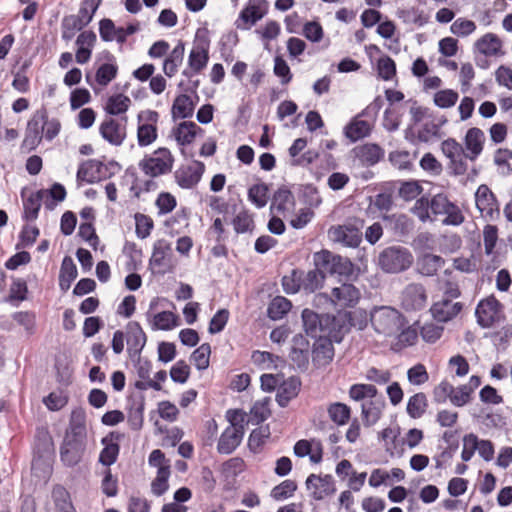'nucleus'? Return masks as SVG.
Here are the masks:
<instances>
[{"label": "nucleus", "mask_w": 512, "mask_h": 512, "mask_svg": "<svg viewBox=\"0 0 512 512\" xmlns=\"http://www.w3.org/2000/svg\"><path fill=\"white\" fill-rule=\"evenodd\" d=\"M370 324L384 338L395 336L404 327V317L391 306H375L369 312Z\"/></svg>", "instance_id": "obj_1"}, {"label": "nucleus", "mask_w": 512, "mask_h": 512, "mask_svg": "<svg viewBox=\"0 0 512 512\" xmlns=\"http://www.w3.org/2000/svg\"><path fill=\"white\" fill-rule=\"evenodd\" d=\"M230 425L221 434L217 451L220 454L232 453L241 443L246 424V414L241 410H228L226 414Z\"/></svg>", "instance_id": "obj_2"}, {"label": "nucleus", "mask_w": 512, "mask_h": 512, "mask_svg": "<svg viewBox=\"0 0 512 512\" xmlns=\"http://www.w3.org/2000/svg\"><path fill=\"white\" fill-rule=\"evenodd\" d=\"M175 159L166 147H160L140 160V170L149 177L156 178L172 171Z\"/></svg>", "instance_id": "obj_3"}, {"label": "nucleus", "mask_w": 512, "mask_h": 512, "mask_svg": "<svg viewBox=\"0 0 512 512\" xmlns=\"http://www.w3.org/2000/svg\"><path fill=\"white\" fill-rule=\"evenodd\" d=\"M413 263L411 252L401 246L385 248L378 256V265L386 273H399L407 270Z\"/></svg>", "instance_id": "obj_4"}, {"label": "nucleus", "mask_w": 512, "mask_h": 512, "mask_svg": "<svg viewBox=\"0 0 512 512\" xmlns=\"http://www.w3.org/2000/svg\"><path fill=\"white\" fill-rule=\"evenodd\" d=\"M302 321L306 334L320 339V337H328L333 332L336 318L329 314H317L312 310L304 309Z\"/></svg>", "instance_id": "obj_5"}, {"label": "nucleus", "mask_w": 512, "mask_h": 512, "mask_svg": "<svg viewBox=\"0 0 512 512\" xmlns=\"http://www.w3.org/2000/svg\"><path fill=\"white\" fill-rule=\"evenodd\" d=\"M316 267L330 274L348 276L353 271V265L348 258L333 254L328 250H322L314 254Z\"/></svg>", "instance_id": "obj_6"}, {"label": "nucleus", "mask_w": 512, "mask_h": 512, "mask_svg": "<svg viewBox=\"0 0 512 512\" xmlns=\"http://www.w3.org/2000/svg\"><path fill=\"white\" fill-rule=\"evenodd\" d=\"M158 120L159 114L153 110L141 111L138 114L137 142L140 147L149 146L157 139Z\"/></svg>", "instance_id": "obj_7"}, {"label": "nucleus", "mask_w": 512, "mask_h": 512, "mask_svg": "<svg viewBox=\"0 0 512 512\" xmlns=\"http://www.w3.org/2000/svg\"><path fill=\"white\" fill-rule=\"evenodd\" d=\"M400 300L404 310L419 311L427 305V291L420 283H410L402 290Z\"/></svg>", "instance_id": "obj_8"}, {"label": "nucleus", "mask_w": 512, "mask_h": 512, "mask_svg": "<svg viewBox=\"0 0 512 512\" xmlns=\"http://www.w3.org/2000/svg\"><path fill=\"white\" fill-rule=\"evenodd\" d=\"M328 238L343 246L356 248L362 242V233L352 224L334 225L328 229Z\"/></svg>", "instance_id": "obj_9"}, {"label": "nucleus", "mask_w": 512, "mask_h": 512, "mask_svg": "<svg viewBox=\"0 0 512 512\" xmlns=\"http://www.w3.org/2000/svg\"><path fill=\"white\" fill-rule=\"evenodd\" d=\"M205 165L201 161H193L188 165H181L174 173L176 183L183 189L195 187L201 180Z\"/></svg>", "instance_id": "obj_10"}, {"label": "nucleus", "mask_w": 512, "mask_h": 512, "mask_svg": "<svg viewBox=\"0 0 512 512\" xmlns=\"http://www.w3.org/2000/svg\"><path fill=\"white\" fill-rule=\"evenodd\" d=\"M443 154L450 160V166L455 175H463L467 171V163L463 146L453 138L444 140L441 144Z\"/></svg>", "instance_id": "obj_11"}, {"label": "nucleus", "mask_w": 512, "mask_h": 512, "mask_svg": "<svg viewBox=\"0 0 512 512\" xmlns=\"http://www.w3.org/2000/svg\"><path fill=\"white\" fill-rule=\"evenodd\" d=\"M46 109L37 110L27 123L23 147L34 149L44 136Z\"/></svg>", "instance_id": "obj_12"}, {"label": "nucleus", "mask_w": 512, "mask_h": 512, "mask_svg": "<svg viewBox=\"0 0 512 512\" xmlns=\"http://www.w3.org/2000/svg\"><path fill=\"white\" fill-rule=\"evenodd\" d=\"M500 313L501 304L494 296L481 300L475 311L477 322L483 328H489L498 321Z\"/></svg>", "instance_id": "obj_13"}, {"label": "nucleus", "mask_w": 512, "mask_h": 512, "mask_svg": "<svg viewBox=\"0 0 512 512\" xmlns=\"http://www.w3.org/2000/svg\"><path fill=\"white\" fill-rule=\"evenodd\" d=\"M266 4V0H250V3L240 12L236 27L242 30L250 29L266 14Z\"/></svg>", "instance_id": "obj_14"}, {"label": "nucleus", "mask_w": 512, "mask_h": 512, "mask_svg": "<svg viewBox=\"0 0 512 512\" xmlns=\"http://www.w3.org/2000/svg\"><path fill=\"white\" fill-rule=\"evenodd\" d=\"M171 257V243L165 239H159L154 243L153 252L149 260V266L152 269H157L158 273H165L170 267Z\"/></svg>", "instance_id": "obj_15"}, {"label": "nucleus", "mask_w": 512, "mask_h": 512, "mask_svg": "<svg viewBox=\"0 0 512 512\" xmlns=\"http://www.w3.org/2000/svg\"><path fill=\"white\" fill-rule=\"evenodd\" d=\"M123 123L109 118L104 120L99 128L101 136L110 144L120 146L126 138V121L127 118H122Z\"/></svg>", "instance_id": "obj_16"}, {"label": "nucleus", "mask_w": 512, "mask_h": 512, "mask_svg": "<svg viewBox=\"0 0 512 512\" xmlns=\"http://www.w3.org/2000/svg\"><path fill=\"white\" fill-rule=\"evenodd\" d=\"M354 157L364 167H371L379 163L385 155L384 149L376 143H365L352 149Z\"/></svg>", "instance_id": "obj_17"}, {"label": "nucleus", "mask_w": 512, "mask_h": 512, "mask_svg": "<svg viewBox=\"0 0 512 512\" xmlns=\"http://www.w3.org/2000/svg\"><path fill=\"white\" fill-rule=\"evenodd\" d=\"M208 52V44H196L190 51L188 57V68L183 71V75L190 78L194 74L200 73L207 66L209 60Z\"/></svg>", "instance_id": "obj_18"}, {"label": "nucleus", "mask_w": 512, "mask_h": 512, "mask_svg": "<svg viewBox=\"0 0 512 512\" xmlns=\"http://www.w3.org/2000/svg\"><path fill=\"white\" fill-rule=\"evenodd\" d=\"M306 487L315 500H322L335 492L334 480L331 475L318 476L311 474L306 480Z\"/></svg>", "instance_id": "obj_19"}, {"label": "nucleus", "mask_w": 512, "mask_h": 512, "mask_svg": "<svg viewBox=\"0 0 512 512\" xmlns=\"http://www.w3.org/2000/svg\"><path fill=\"white\" fill-rule=\"evenodd\" d=\"M360 296V291L354 285L343 283L332 289L330 300L335 306L351 307L359 301Z\"/></svg>", "instance_id": "obj_20"}, {"label": "nucleus", "mask_w": 512, "mask_h": 512, "mask_svg": "<svg viewBox=\"0 0 512 512\" xmlns=\"http://www.w3.org/2000/svg\"><path fill=\"white\" fill-rule=\"evenodd\" d=\"M461 302H453L451 299L442 298L433 303L430 312L433 318L439 322H447L456 317L462 310Z\"/></svg>", "instance_id": "obj_21"}, {"label": "nucleus", "mask_w": 512, "mask_h": 512, "mask_svg": "<svg viewBox=\"0 0 512 512\" xmlns=\"http://www.w3.org/2000/svg\"><path fill=\"white\" fill-rule=\"evenodd\" d=\"M334 357V347L327 338L317 339L313 344L312 363L316 368L326 367L331 363Z\"/></svg>", "instance_id": "obj_22"}, {"label": "nucleus", "mask_w": 512, "mask_h": 512, "mask_svg": "<svg viewBox=\"0 0 512 512\" xmlns=\"http://www.w3.org/2000/svg\"><path fill=\"white\" fill-rule=\"evenodd\" d=\"M126 341L130 355H139L144 348L147 337L140 324L131 321L126 325Z\"/></svg>", "instance_id": "obj_23"}, {"label": "nucleus", "mask_w": 512, "mask_h": 512, "mask_svg": "<svg viewBox=\"0 0 512 512\" xmlns=\"http://www.w3.org/2000/svg\"><path fill=\"white\" fill-rule=\"evenodd\" d=\"M485 139V134L480 128H470L464 138L465 157L471 161L476 160L483 151Z\"/></svg>", "instance_id": "obj_24"}, {"label": "nucleus", "mask_w": 512, "mask_h": 512, "mask_svg": "<svg viewBox=\"0 0 512 512\" xmlns=\"http://www.w3.org/2000/svg\"><path fill=\"white\" fill-rule=\"evenodd\" d=\"M84 449L85 441L65 437L60 450L61 459L66 465L74 466L81 460Z\"/></svg>", "instance_id": "obj_25"}, {"label": "nucleus", "mask_w": 512, "mask_h": 512, "mask_svg": "<svg viewBox=\"0 0 512 512\" xmlns=\"http://www.w3.org/2000/svg\"><path fill=\"white\" fill-rule=\"evenodd\" d=\"M373 124L368 120H363L358 114L344 127V135L351 142L368 137L371 134Z\"/></svg>", "instance_id": "obj_26"}, {"label": "nucleus", "mask_w": 512, "mask_h": 512, "mask_svg": "<svg viewBox=\"0 0 512 512\" xmlns=\"http://www.w3.org/2000/svg\"><path fill=\"white\" fill-rule=\"evenodd\" d=\"M476 206L483 215L492 217L498 211L497 200L487 185H480L475 193Z\"/></svg>", "instance_id": "obj_27"}, {"label": "nucleus", "mask_w": 512, "mask_h": 512, "mask_svg": "<svg viewBox=\"0 0 512 512\" xmlns=\"http://www.w3.org/2000/svg\"><path fill=\"white\" fill-rule=\"evenodd\" d=\"M474 48L486 57L502 55V41L494 33H486L474 43Z\"/></svg>", "instance_id": "obj_28"}, {"label": "nucleus", "mask_w": 512, "mask_h": 512, "mask_svg": "<svg viewBox=\"0 0 512 512\" xmlns=\"http://www.w3.org/2000/svg\"><path fill=\"white\" fill-rule=\"evenodd\" d=\"M295 199L292 192L285 186L280 187L273 195L270 210L283 214L292 209Z\"/></svg>", "instance_id": "obj_29"}, {"label": "nucleus", "mask_w": 512, "mask_h": 512, "mask_svg": "<svg viewBox=\"0 0 512 512\" xmlns=\"http://www.w3.org/2000/svg\"><path fill=\"white\" fill-rule=\"evenodd\" d=\"M185 45L182 41L173 48L163 62V72L168 77H173L181 66L184 58Z\"/></svg>", "instance_id": "obj_30"}, {"label": "nucleus", "mask_w": 512, "mask_h": 512, "mask_svg": "<svg viewBox=\"0 0 512 512\" xmlns=\"http://www.w3.org/2000/svg\"><path fill=\"white\" fill-rule=\"evenodd\" d=\"M301 382L298 378L291 377L284 381L277 392L276 400L281 407H286L289 401L295 398L300 390Z\"/></svg>", "instance_id": "obj_31"}, {"label": "nucleus", "mask_w": 512, "mask_h": 512, "mask_svg": "<svg viewBox=\"0 0 512 512\" xmlns=\"http://www.w3.org/2000/svg\"><path fill=\"white\" fill-rule=\"evenodd\" d=\"M77 267L71 257H64L59 274V286L64 292L68 291L72 282L76 279Z\"/></svg>", "instance_id": "obj_32"}, {"label": "nucleus", "mask_w": 512, "mask_h": 512, "mask_svg": "<svg viewBox=\"0 0 512 512\" xmlns=\"http://www.w3.org/2000/svg\"><path fill=\"white\" fill-rule=\"evenodd\" d=\"M299 273L300 283L305 292H314L322 286L325 279L324 271L318 267L306 273L303 271H299Z\"/></svg>", "instance_id": "obj_33"}, {"label": "nucleus", "mask_w": 512, "mask_h": 512, "mask_svg": "<svg viewBox=\"0 0 512 512\" xmlns=\"http://www.w3.org/2000/svg\"><path fill=\"white\" fill-rule=\"evenodd\" d=\"M153 330H172L179 325V317L171 311H162L150 318Z\"/></svg>", "instance_id": "obj_34"}, {"label": "nucleus", "mask_w": 512, "mask_h": 512, "mask_svg": "<svg viewBox=\"0 0 512 512\" xmlns=\"http://www.w3.org/2000/svg\"><path fill=\"white\" fill-rule=\"evenodd\" d=\"M198 131H202V129L196 123L184 121L176 128L175 138L178 144L185 146L194 141Z\"/></svg>", "instance_id": "obj_35"}, {"label": "nucleus", "mask_w": 512, "mask_h": 512, "mask_svg": "<svg viewBox=\"0 0 512 512\" xmlns=\"http://www.w3.org/2000/svg\"><path fill=\"white\" fill-rule=\"evenodd\" d=\"M384 403L381 401L370 400L361 406L364 425L370 427L374 425L382 416Z\"/></svg>", "instance_id": "obj_36"}, {"label": "nucleus", "mask_w": 512, "mask_h": 512, "mask_svg": "<svg viewBox=\"0 0 512 512\" xmlns=\"http://www.w3.org/2000/svg\"><path fill=\"white\" fill-rule=\"evenodd\" d=\"M445 261L441 256L425 254L418 261V271L425 276H433L443 267Z\"/></svg>", "instance_id": "obj_37"}, {"label": "nucleus", "mask_w": 512, "mask_h": 512, "mask_svg": "<svg viewBox=\"0 0 512 512\" xmlns=\"http://www.w3.org/2000/svg\"><path fill=\"white\" fill-rule=\"evenodd\" d=\"M47 195L48 191L42 189L35 193H32L24 201V214L27 220H35L38 217V212L41 207V201Z\"/></svg>", "instance_id": "obj_38"}, {"label": "nucleus", "mask_w": 512, "mask_h": 512, "mask_svg": "<svg viewBox=\"0 0 512 512\" xmlns=\"http://www.w3.org/2000/svg\"><path fill=\"white\" fill-rule=\"evenodd\" d=\"M194 111V104L191 98L186 94H181L174 100L172 106L173 118L191 117Z\"/></svg>", "instance_id": "obj_39"}, {"label": "nucleus", "mask_w": 512, "mask_h": 512, "mask_svg": "<svg viewBox=\"0 0 512 512\" xmlns=\"http://www.w3.org/2000/svg\"><path fill=\"white\" fill-rule=\"evenodd\" d=\"M427 406L426 395L419 392L409 398L406 411L411 418L418 419L425 413Z\"/></svg>", "instance_id": "obj_40"}, {"label": "nucleus", "mask_w": 512, "mask_h": 512, "mask_svg": "<svg viewBox=\"0 0 512 512\" xmlns=\"http://www.w3.org/2000/svg\"><path fill=\"white\" fill-rule=\"evenodd\" d=\"M269 188L265 183L252 185L248 190V199L257 207L263 208L268 202Z\"/></svg>", "instance_id": "obj_41"}, {"label": "nucleus", "mask_w": 512, "mask_h": 512, "mask_svg": "<svg viewBox=\"0 0 512 512\" xmlns=\"http://www.w3.org/2000/svg\"><path fill=\"white\" fill-rule=\"evenodd\" d=\"M327 411L331 421L337 425L346 424L351 414L350 407L340 402L330 404Z\"/></svg>", "instance_id": "obj_42"}, {"label": "nucleus", "mask_w": 512, "mask_h": 512, "mask_svg": "<svg viewBox=\"0 0 512 512\" xmlns=\"http://www.w3.org/2000/svg\"><path fill=\"white\" fill-rule=\"evenodd\" d=\"M86 25L76 15L65 16L62 20V39L70 41Z\"/></svg>", "instance_id": "obj_43"}, {"label": "nucleus", "mask_w": 512, "mask_h": 512, "mask_svg": "<svg viewBox=\"0 0 512 512\" xmlns=\"http://www.w3.org/2000/svg\"><path fill=\"white\" fill-rule=\"evenodd\" d=\"M131 104V100L124 94H117L109 97L106 104V111L111 115L125 113Z\"/></svg>", "instance_id": "obj_44"}, {"label": "nucleus", "mask_w": 512, "mask_h": 512, "mask_svg": "<svg viewBox=\"0 0 512 512\" xmlns=\"http://www.w3.org/2000/svg\"><path fill=\"white\" fill-rule=\"evenodd\" d=\"M291 307V302L288 299L277 296L269 304L268 316L273 320L281 319L290 311Z\"/></svg>", "instance_id": "obj_45"}, {"label": "nucleus", "mask_w": 512, "mask_h": 512, "mask_svg": "<svg viewBox=\"0 0 512 512\" xmlns=\"http://www.w3.org/2000/svg\"><path fill=\"white\" fill-rule=\"evenodd\" d=\"M423 191L422 186L416 180L402 181L398 189V195L404 201L416 199Z\"/></svg>", "instance_id": "obj_46"}, {"label": "nucleus", "mask_w": 512, "mask_h": 512, "mask_svg": "<svg viewBox=\"0 0 512 512\" xmlns=\"http://www.w3.org/2000/svg\"><path fill=\"white\" fill-rule=\"evenodd\" d=\"M377 394L378 390L372 384H354L349 389V396L355 401H361L365 398L373 399Z\"/></svg>", "instance_id": "obj_47"}, {"label": "nucleus", "mask_w": 512, "mask_h": 512, "mask_svg": "<svg viewBox=\"0 0 512 512\" xmlns=\"http://www.w3.org/2000/svg\"><path fill=\"white\" fill-rule=\"evenodd\" d=\"M459 98V95L456 91L452 89H443L439 90L434 94V104L442 109H447L453 107L457 100Z\"/></svg>", "instance_id": "obj_48"}, {"label": "nucleus", "mask_w": 512, "mask_h": 512, "mask_svg": "<svg viewBox=\"0 0 512 512\" xmlns=\"http://www.w3.org/2000/svg\"><path fill=\"white\" fill-rule=\"evenodd\" d=\"M118 67L113 63H103L96 71L95 79L101 86H107L117 75Z\"/></svg>", "instance_id": "obj_49"}, {"label": "nucleus", "mask_w": 512, "mask_h": 512, "mask_svg": "<svg viewBox=\"0 0 512 512\" xmlns=\"http://www.w3.org/2000/svg\"><path fill=\"white\" fill-rule=\"evenodd\" d=\"M210 354V345L208 343H204L193 351L191 354V361L198 370H205L209 366Z\"/></svg>", "instance_id": "obj_50"}, {"label": "nucleus", "mask_w": 512, "mask_h": 512, "mask_svg": "<svg viewBox=\"0 0 512 512\" xmlns=\"http://www.w3.org/2000/svg\"><path fill=\"white\" fill-rule=\"evenodd\" d=\"M102 443L105 447L100 453L99 462L105 466H110L117 460L120 449L119 445L117 443L108 442L107 438H104Z\"/></svg>", "instance_id": "obj_51"}, {"label": "nucleus", "mask_w": 512, "mask_h": 512, "mask_svg": "<svg viewBox=\"0 0 512 512\" xmlns=\"http://www.w3.org/2000/svg\"><path fill=\"white\" fill-rule=\"evenodd\" d=\"M476 30V24L472 20L465 18L456 19L450 26L452 34L458 37H467Z\"/></svg>", "instance_id": "obj_52"}, {"label": "nucleus", "mask_w": 512, "mask_h": 512, "mask_svg": "<svg viewBox=\"0 0 512 512\" xmlns=\"http://www.w3.org/2000/svg\"><path fill=\"white\" fill-rule=\"evenodd\" d=\"M100 4L101 0H83L76 17H78L87 26L92 21Z\"/></svg>", "instance_id": "obj_53"}, {"label": "nucleus", "mask_w": 512, "mask_h": 512, "mask_svg": "<svg viewBox=\"0 0 512 512\" xmlns=\"http://www.w3.org/2000/svg\"><path fill=\"white\" fill-rule=\"evenodd\" d=\"M297 489V485L293 480H285L275 486L271 491V497L280 501L291 497Z\"/></svg>", "instance_id": "obj_54"}, {"label": "nucleus", "mask_w": 512, "mask_h": 512, "mask_svg": "<svg viewBox=\"0 0 512 512\" xmlns=\"http://www.w3.org/2000/svg\"><path fill=\"white\" fill-rule=\"evenodd\" d=\"M345 317L351 327L358 330H363L367 327L369 320V313L363 309H356L354 311L346 312Z\"/></svg>", "instance_id": "obj_55"}, {"label": "nucleus", "mask_w": 512, "mask_h": 512, "mask_svg": "<svg viewBox=\"0 0 512 512\" xmlns=\"http://www.w3.org/2000/svg\"><path fill=\"white\" fill-rule=\"evenodd\" d=\"M389 161L398 170H411L412 168V157L408 151L390 152Z\"/></svg>", "instance_id": "obj_56"}, {"label": "nucleus", "mask_w": 512, "mask_h": 512, "mask_svg": "<svg viewBox=\"0 0 512 512\" xmlns=\"http://www.w3.org/2000/svg\"><path fill=\"white\" fill-rule=\"evenodd\" d=\"M269 436L270 431L268 427H259L254 429L248 439V446L250 450L258 452Z\"/></svg>", "instance_id": "obj_57"}, {"label": "nucleus", "mask_w": 512, "mask_h": 512, "mask_svg": "<svg viewBox=\"0 0 512 512\" xmlns=\"http://www.w3.org/2000/svg\"><path fill=\"white\" fill-rule=\"evenodd\" d=\"M99 162L95 160L84 161L77 171V180L92 183L95 180L94 170H98Z\"/></svg>", "instance_id": "obj_58"}, {"label": "nucleus", "mask_w": 512, "mask_h": 512, "mask_svg": "<svg viewBox=\"0 0 512 512\" xmlns=\"http://www.w3.org/2000/svg\"><path fill=\"white\" fill-rule=\"evenodd\" d=\"M399 434L400 431L398 427H387L378 434L379 439L384 442L386 452L390 455L394 454V449L396 447L395 441Z\"/></svg>", "instance_id": "obj_59"}, {"label": "nucleus", "mask_w": 512, "mask_h": 512, "mask_svg": "<svg viewBox=\"0 0 512 512\" xmlns=\"http://www.w3.org/2000/svg\"><path fill=\"white\" fill-rule=\"evenodd\" d=\"M169 476L170 470H166V468H163L161 471H157V476L151 483V490L154 495L161 496L168 490Z\"/></svg>", "instance_id": "obj_60"}, {"label": "nucleus", "mask_w": 512, "mask_h": 512, "mask_svg": "<svg viewBox=\"0 0 512 512\" xmlns=\"http://www.w3.org/2000/svg\"><path fill=\"white\" fill-rule=\"evenodd\" d=\"M135 222L137 237L141 239L147 238L153 229V220L145 214L137 213L135 215Z\"/></svg>", "instance_id": "obj_61"}, {"label": "nucleus", "mask_w": 512, "mask_h": 512, "mask_svg": "<svg viewBox=\"0 0 512 512\" xmlns=\"http://www.w3.org/2000/svg\"><path fill=\"white\" fill-rule=\"evenodd\" d=\"M45 406L51 411H58L68 403V397L63 391L51 392L43 399Z\"/></svg>", "instance_id": "obj_62"}, {"label": "nucleus", "mask_w": 512, "mask_h": 512, "mask_svg": "<svg viewBox=\"0 0 512 512\" xmlns=\"http://www.w3.org/2000/svg\"><path fill=\"white\" fill-rule=\"evenodd\" d=\"M269 399L257 401L251 408V420L254 424H259L265 421L270 416V409L268 407Z\"/></svg>", "instance_id": "obj_63"}, {"label": "nucleus", "mask_w": 512, "mask_h": 512, "mask_svg": "<svg viewBox=\"0 0 512 512\" xmlns=\"http://www.w3.org/2000/svg\"><path fill=\"white\" fill-rule=\"evenodd\" d=\"M233 226L237 233H245L253 229L254 221L247 211H241L233 219Z\"/></svg>", "instance_id": "obj_64"}]
</instances>
